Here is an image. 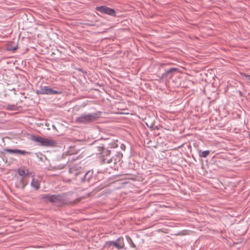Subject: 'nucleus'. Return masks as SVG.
Instances as JSON below:
<instances>
[{
	"mask_svg": "<svg viewBox=\"0 0 250 250\" xmlns=\"http://www.w3.org/2000/svg\"><path fill=\"white\" fill-rule=\"evenodd\" d=\"M117 146V144L111 140L107 143V146L104 147V149L99 152H96L97 154L101 155L102 157V162L103 164H110L112 163L113 159L111 158H107L110 156L111 153L110 150L108 149L109 148L116 147Z\"/></svg>",
	"mask_w": 250,
	"mask_h": 250,
	"instance_id": "f257e3e1",
	"label": "nucleus"
},
{
	"mask_svg": "<svg viewBox=\"0 0 250 250\" xmlns=\"http://www.w3.org/2000/svg\"><path fill=\"white\" fill-rule=\"evenodd\" d=\"M99 117V115L97 113L82 114L76 119V122L79 124H89L96 121Z\"/></svg>",
	"mask_w": 250,
	"mask_h": 250,
	"instance_id": "f03ea898",
	"label": "nucleus"
},
{
	"mask_svg": "<svg viewBox=\"0 0 250 250\" xmlns=\"http://www.w3.org/2000/svg\"><path fill=\"white\" fill-rule=\"evenodd\" d=\"M53 200L52 204L58 207H62L64 205H74L78 203L80 201V199H76L73 202H69L60 194H54Z\"/></svg>",
	"mask_w": 250,
	"mask_h": 250,
	"instance_id": "7ed1b4c3",
	"label": "nucleus"
},
{
	"mask_svg": "<svg viewBox=\"0 0 250 250\" xmlns=\"http://www.w3.org/2000/svg\"><path fill=\"white\" fill-rule=\"evenodd\" d=\"M32 140L38 143V145L42 146H55L56 142L48 139L44 138L41 136H32Z\"/></svg>",
	"mask_w": 250,
	"mask_h": 250,
	"instance_id": "20e7f679",
	"label": "nucleus"
},
{
	"mask_svg": "<svg viewBox=\"0 0 250 250\" xmlns=\"http://www.w3.org/2000/svg\"><path fill=\"white\" fill-rule=\"evenodd\" d=\"M37 94L52 95L61 94L62 91L55 90L47 86H41L40 89L36 91Z\"/></svg>",
	"mask_w": 250,
	"mask_h": 250,
	"instance_id": "39448f33",
	"label": "nucleus"
},
{
	"mask_svg": "<svg viewBox=\"0 0 250 250\" xmlns=\"http://www.w3.org/2000/svg\"><path fill=\"white\" fill-rule=\"evenodd\" d=\"M111 141V140H110L109 138H101L99 140L95 141L92 143V145L94 147L97 149L96 152H99V151L104 149V147L107 146V143Z\"/></svg>",
	"mask_w": 250,
	"mask_h": 250,
	"instance_id": "423d86ee",
	"label": "nucleus"
},
{
	"mask_svg": "<svg viewBox=\"0 0 250 250\" xmlns=\"http://www.w3.org/2000/svg\"><path fill=\"white\" fill-rule=\"evenodd\" d=\"M123 156V155L122 153L120 152H117L115 156L111 158L113 159V164L111 163V165L109 166V167H106V169L118 171V165H117V163L119 162L121 160Z\"/></svg>",
	"mask_w": 250,
	"mask_h": 250,
	"instance_id": "0eeeda50",
	"label": "nucleus"
},
{
	"mask_svg": "<svg viewBox=\"0 0 250 250\" xmlns=\"http://www.w3.org/2000/svg\"><path fill=\"white\" fill-rule=\"evenodd\" d=\"M95 9L102 14H106L113 17H116V12L115 10L106 6L102 5L97 6Z\"/></svg>",
	"mask_w": 250,
	"mask_h": 250,
	"instance_id": "6e6552de",
	"label": "nucleus"
},
{
	"mask_svg": "<svg viewBox=\"0 0 250 250\" xmlns=\"http://www.w3.org/2000/svg\"><path fill=\"white\" fill-rule=\"evenodd\" d=\"M30 173H18L17 176L18 179H19L20 182L18 185L17 186L18 188L23 189L25 186L27 184V181L25 179V177L27 176H29Z\"/></svg>",
	"mask_w": 250,
	"mask_h": 250,
	"instance_id": "1a4fd4ad",
	"label": "nucleus"
},
{
	"mask_svg": "<svg viewBox=\"0 0 250 250\" xmlns=\"http://www.w3.org/2000/svg\"><path fill=\"white\" fill-rule=\"evenodd\" d=\"M179 69L176 67H172L167 70L160 77V81H162L165 79H170L174 75L176 72L178 71Z\"/></svg>",
	"mask_w": 250,
	"mask_h": 250,
	"instance_id": "9d476101",
	"label": "nucleus"
},
{
	"mask_svg": "<svg viewBox=\"0 0 250 250\" xmlns=\"http://www.w3.org/2000/svg\"><path fill=\"white\" fill-rule=\"evenodd\" d=\"M4 152H8L10 154H18L21 155H26V154H30L31 152L26 151L24 150H20L18 149H4L3 150Z\"/></svg>",
	"mask_w": 250,
	"mask_h": 250,
	"instance_id": "9b49d317",
	"label": "nucleus"
},
{
	"mask_svg": "<svg viewBox=\"0 0 250 250\" xmlns=\"http://www.w3.org/2000/svg\"><path fill=\"white\" fill-rule=\"evenodd\" d=\"M113 246L118 250H121L124 248V243L122 237L119 238L115 241H112Z\"/></svg>",
	"mask_w": 250,
	"mask_h": 250,
	"instance_id": "f8f14e48",
	"label": "nucleus"
},
{
	"mask_svg": "<svg viewBox=\"0 0 250 250\" xmlns=\"http://www.w3.org/2000/svg\"><path fill=\"white\" fill-rule=\"evenodd\" d=\"M18 48V42L15 41L10 42L7 43L6 49L8 51H15Z\"/></svg>",
	"mask_w": 250,
	"mask_h": 250,
	"instance_id": "ddd939ff",
	"label": "nucleus"
},
{
	"mask_svg": "<svg viewBox=\"0 0 250 250\" xmlns=\"http://www.w3.org/2000/svg\"><path fill=\"white\" fill-rule=\"evenodd\" d=\"M54 194L53 195H50V194H44L42 195V196L41 197V199L43 200L44 202H49L50 203H52V201H53Z\"/></svg>",
	"mask_w": 250,
	"mask_h": 250,
	"instance_id": "4468645a",
	"label": "nucleus"
},
{
	"mask_svg": "<svg viewBox=\"0 0 250 250\" xmlns=\"http://www.w3.org/2000/svg\"><path fill=\"white\" fill-rule=\"evenodd\" d=\"M67 153L68 155L76 154L78 153V150L75 149V146H70Z\"/></svg>",
	"mask_w": 250,
	"mask_h": 250,
	"instance_id": "2eb2a0df",
	"label": "nucleus"
},
{
	"mask_svg": "<svg viewBox=\"0 0 250 250\" xmlns=\"http://www.w3.org/2000/svg\"><path fill=\"white\" fill-rule=\"evenodd\" d=\"M31 186L35 188L36 189H38L40 188V184L37 180L35 181L34 178L32 179V181L31 183Z\"/></svg>",
	"mask_w": 250,
	"mask_h": 250,
	"instance_id": "dca6fc26",
	"label": "nucleus"
},
{
	"mask_svg": "<svg viewBox=\"0 0 250 250\" xmlns=\"http://www.w3.org/2000/svg\"><path fill=\"white\" fill-rule=\"evenodd\" d=\"M210 153L209 150H205L199 154V156L200 157L206 158L207 156Z\"/></svg>",
	"mask_w": 250,
	"mask_h": 250,
	"instance_id": "f3484780",
	"label": "nucleus"
},
{
	"mask_svg": "<svg viewBox=\"0 0 250 250\" xmlns=\"http://www.w3.org/2000/svg\"><path fill=\"white\" fill-rule=\"evenodd\" d=\"M127 175H128V174H123V175H117L115 176V178L116 179L115 181H120V180H122L124 179H126V178H124V177Z\"/></svg>",
	"mask_w": 250,
	"mask_h": 250,
	"instance_id": "a211bd4d",
	"label": "nucleus"
},
{
	"mask_svg": "<svg viewBox=\"0 0 250 250\" xmlns=\"http://www.w3.org/2000/svg\"><path fill=\"white\" fill-rule=\"evenodd\" d=\"M111 246H113L112 241H107L105 244L104 247L109 248Z\"/></svg>",
	"mask_w": 250,
	"mask_h": 250,
	"instance_id": "6ab92c4d",
	"label": "nucleus"
},
{
	"mask_svg": "<svg viewBox=\"0 0 250 250\" xmlns=\"http://www.w3.org/2000/svg\"><path fill=\"white\" fill-rule=\"evenodd\" d=\"M241 75L248 79V80H249V83H250V75H248L243 73H241Z\"/></svg>",
	"mask_w": 250,
	"mask_h": 250,
	"instance_id": "aec40b11",
	"label": "nucleus"
},
{
	"mask_svg": "<svg viewBox=\"0 0 250 250\" xmlns=\"http://www.w3.org/2000/svg\"><path fill=\"white\" fill-rule=\"evenodd\" d=\"M84 24L85 25L89 26H93L96 25V24L95 23H94L93 22H85L84 23Z\"/></svg>",
	"mask_w": 250,
	"mask_h": 250,
	"instance_id": "412c9836",
	"label": "nucleus"
},
{
	"mask_svg": "<svg viewBox=\"0 0 250 250\" xmlns=\"http://www.w3.org/2000/svg\"><path fill=\"white\" fill-rule=\"evenodd\" d=\"M129 238V240H130V246L132 247V248H136V245L134 244V243L133 242V241H132V240L130 238Z\"/></svg>",
	"mask_w": 250,
	"mask_h": 250,
	"instance_id": "4be33fe9",
	"label": "nucleus"
},
{
	"mask_svg": "<svg viewBox=\"0 0 250 250\" xmlns=\"http://www.w3.org/2000/svg\"><path fill=\"white\" fill-rule=\"evenodd\" d=\"M14 107V105H8L7 106V109L8 110H13V107Z\"/></svg>",
	"mask_w": 250,
	"mask_h": 250,
	"instance_id": "5701e85b",
	"label": "nucleus"
},
{
	"mask_svg": "<svg viewBox=\"0 0 250 250\" xmlns=\"http://www.w3.org/2000/svg\"><path fill=\"white\" fill-rule=\"evenodd\" d=\"M120 147L123 150H125V146L124 144H121Z\"/></svg>",
	"mask_w": 250,
	"mask_h": 250,
	"instance_id": "b1692460",
	"label": "nucleus"
},
{
	"mask_svg": "<svg viewBox=\"0 0 250 250\" xmlns=\"http://www.w3.org/2000/svg\"><path fill=\"white\" fill-rule=\"evenodd\" d=\"M17 172H25V171L21 169V168H19L17 170Z\"/></svg>",
	"mask_w": 250,
	"mask_h": 250,
	"instance_id": "393cba45",
	"label": "nucleus"
},
{
	"mask_svg": "<svg viewBox=\"0 0 250 250\" xmlns=\"http://www.w3.org/2000/svg\"><path fill=\"white\" fill-rule=\"evenodd\" d=\"M88 174V173H87V172H86V173H85V175H84V178H85L86 176Z\"/></svg>",
	"mask_w": 250,
	"mask_h": 250,
	"instance_id": "a878e982",
	"label": "nucleus"
},
{
	"mask_svg": "<svg viewBox=\"0 0 250 250\" xmlns=\"http://www.w3.org/2000/svg\"><path fill=\"white\" fill-rule=\"evenodd\" d=\"M87 172H90V170H88Z\"/></svg>",
	"mask_w": 250,
	"mask_h": 250,
	"instance_id": "bb28decb",
	"label": "nucleus"
},
{
	"mask_svg": "<svg viewBox=\"0 0 250 250\" xmlns=\"http://www.w3.org/2000/svg\"><path fill=\"white\" fill-rule=\"evenodd\" d=\"M79 173H80L79 172L76 173V175H77V174H79Z\"/></svg>",
	"mask_w": 250,
	"mask_h": 250,
	"instance_id": "cd10ccee",
	"label": "nucleus"
},
{
	"mask_svg": "<svg viewBox=\"0 0 250 250\" xmlns=\"http://www.w3.org/2000/svg\"><path fill=\"white\" fill-rule=\"evenodd\" d=\"M249 137H250V134H249Z\"/></svg>",
	"mask_w": 250,
	"mask_h": 250,
	"instance_id": "c85d7f7f",
	"label": "nucleus"
}]
</instances>
